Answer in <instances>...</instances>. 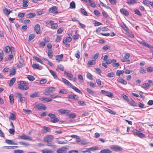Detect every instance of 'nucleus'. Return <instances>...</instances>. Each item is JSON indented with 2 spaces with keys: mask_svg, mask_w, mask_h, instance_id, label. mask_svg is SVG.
I'll return each instance as SVG.
<instances>
[{
  "mask_svg": "<svg viewBox=\"0 0 153 153\" xmlns=\"http://www.w3.org/2000/svg\"><path fill=\"white\" fill-rule=\"evenodd\" d=\"M117 81L123 85H126L127 83V82L126 81L120 78H118L117 79Z\"/></svg>",
  "mask_w": 153,
  "mask_h": 153,
  "instance_id": "nucleus-18",
  "label": "nucleus"
},
{
  "mask_svg": "<svg viewBox=\"0 0 153 153\" xmlns=\"http://www.w3.org/2000/svg\"><path fill=\"white\" fill-rule=\"evenodd\" d=\"M9 118L12 120H14L16 119V116L13 113H11L10 115Z\"/></svg>",
  "mask_w": 153,
  "mask_h": 153,
  "instance_id": "nucleus-30",
  "label": "nucleus"
},
{
  "mask_svg": "<svg viewBox=\"0 0 153 153\" xmlns=\"http://www.w3.org/2000/svg\"><path fill=\"white\" fill-rule=\"evenodd\" d=\"M42 133H46L48 132H50L51 131L50 128L47 126H44L41 130Z\"/></svg>",
  "mask_w": 153,
  "mask_h": 153,
  "instance_id": "nucleus-11",
  "label": "nucleus"
},
{
  "mask_svg": "<svg viewBox=\"0 0 153 153\" xmlns=\"http://www.w3.org/2000/svg\"><path fill=\"white\" fill-rule=\"evenodd\" d=\"M10 47L9 46H7L4 48V51L6 53H8L10 51Z\"/></svg>",
  "mask_w": 153,
  "mask_h": 153,
  "instance_id": "nucleus-37",
  "label": "nucleus"
},
{
  "mask_svg": "<svg viewBox=\"0 0 153 153\" xmlns=\"http://www.w3.org/2000/svg\"><path fill=\"white\" fill-rule=\"evenodd\" d=\"M70 118H74L76 117V115L75 114H68L67 115Z\"/></svg>",
  "mask_w": 153,
  "mask_h": 153,
  "instance_id": "nucleus-56",
  "label": "nucleus"
},
{
  "mask_svg": "<svg viewBox=\"0 0 153 153\" xmlns=\"http://www.w3.org/2000/svg\"><path fill=\"white\" fill-rule=\"evenodd\" d=\"M143 4L147 6H149V4H150V1H148L146 0H143Z\"/></svg>",
  "mask_w": 153,
  "mask_h": 153,
  "instance_id": "nucleus-55",
  "label": "nucleus"
},
{
  "mask_svg": "<svg viewBox=\"0 0 153 153\" xmlns=\"http://www.w3.org/2000/svg\"><path fill=\"white\" fill-rule=\"evenodd\" d=\"M88 2L89 4V5L93 7H96V5L94 2L91 0H88Z\"/></svg>",
  "mask_w": 153,
  "mask_h": 153,
  "instance_id": "nucleus-29",
  "label": "nucleus"
},
{
  "mask_svg": "<svg viewBox=\"0 0 153 153\" xmlns=\"http://www.w3.org/2000/svg\"><path fill=\"white\" fill-rule=\"evenodd\" d=\"M149 86V85L148 83H143V85L142 87L145 90H146L147 89H148V87Z\"/></svg>",
  "mask_w": 153,
  "mask_h": 153,
  "instance_id": "nucleus-38",
  "label": "nucleus"
},
{
  "mask_svg": "<svg viewBox=\"0 0 153 153\" xmlns=\"http://www.w3.org/2000/svg\"><path fill=\"white\" fill-rule=\"evenodd\" d=\"M16 70L14 67H13L12 69L10 71L9 75L11 76V75H14L15 74Z\"/></svg>",
  "mask_w": 153,
  "mask_h": 153,
  "instance_id": "nucleus-31",
  "label": "nucleus"
},
{
  "mask_svg": "<svg viewBox=\"0 0 153 153\" xmlns=\"http://www.w3.org/2000/svg\"><path fill=\"white\" fill-rule=\"evenodd\" d=\"M18 88L20 90H25L29 88L28 84L26 82L21 81L18 82Z\"/></svg>",
  "mask_w": 153,
  "mask_h": 153,
  "instance_id": "nucleus-2",
  "label": "nucleus"
},
{
  "mask_svg": "<svg viewBox=\"0 0 153 153\" xmlns=\"http://www.w3.org/2000/svg\"><path fill=\"white\" fill-rule=\"evenodd\" d=\"M49 71L51 75L53 76L54 78L55 79H58V77L56 73L52 70H49Z\"/></svg>",
  "mask_w": 153,
  "mask_h": 153,
  "instance_id": "nucleus-19",
  "label": "nucleus"
},
{
  "mask_svg": "<svg viewBox=\"0 0 153 153\" xmlns=\"http://www.w3.org/2000/svg\"><path fill=\"white\" fill-rule=\"evenodd\" d=\"M36 14L34 13H30L26 15V18H32L35 16Z\"/></svg>",
  "mask_w": 153,
  "mask_h": 153,
  "instance_id": "nucleus-23",
  "label": "nucleus"
},
{
  "mask_svg": "<svg viewBox=\"0 0 153 153\" xmlns=\"http://www.w3.org/2000/svg\"><path fill=\"white\" fill-rule=\"evenodd\" d=\"M32 67L34 69H39V66L38 64H33L32 65Z\"/></svg>",
  "mask_w": 153,
  "mask_h": 153,
  "instance_id": "nucleus-59",
  "label": "nucleus"
},
{
  "mask_svg": "<svg viewBox=\"0 0 153 153\" xmlns=\"http://www.w3.org/2000/svg\"><path fill=\"white\" fill-rule=\"evenodd\" d=\"M57 153H66L67 148L65 147H62L57 151Z\"/></svg>",
  "mask_w": 153,
  "mask_h": 153,
  "instance_id": "nucleus-9",
  "label": "nucleus"
},
{
  "mask_svg": "<svg viewBox=\"0 0 153 153\" xmlns=\"http://www.w3.org/2000/svg\"><path fill=\"white\" fill-rule=\"evenodd\" d=\"M67 91L65 89H62L59 91V93L63 94H65L67 93Z\"/></svg>",
  "mask_w": 153,
  "mask_h": 153,
  "instance_id": "nucleus-51",
  "label": "nucleus"
},
{
  "mask_svg": "<svg viewBox=\"0 0 153 153\" xmlns=\"http://www.w3.org/2000/svg\"><path fill=\"white\" fill-rule=\"evenodd\" d=\"M51 98H60L61 97L59 96L56 95V94H52L50 96Z\"/></svg>",
  "mask_w": 153,
  "mask_h": 153,
  "instance_id": "nucleus-57",
  "label": "nucleus"
},
{
  "mask_svg": "<svg viewBox=\"0 0 153 153\" xmlns=\"http://www.w3.org/2000/svg\"><path fill=\"white\" fill-rule=\"evenodd\" d=\"M101 91L103 94L110 97L112 98L113 97V94L110 92L102 90H101Z\"/></svg>",
  "mask_w": 153,
  "mask_h": 153,
  "instance_id": "nucleus-7",
  "label": "nucleus"
},
{
  "mask_svg": "<svg viewBox=\"0 0 153 153\" xmlns=\"http://www.w3.org/2000/svg\"><path fill=\"white\" fill-rule=\"evenodd\" d=\"M134 11L136 14L137 15L139 16H142V14L138 10L135 9L134 10Z\"/></svg>",
  "mask_w": 153,
  "mask_h": 153,
  "instance_id": "nucleus-40",
  "label": "nucleus"
},
{
  "mask_svg": "<svg viewBox=\"0 0 153 153\" xmlns=\"http://www.w3.org/2000/svg\"><path fill=\"white\" fill-rule=\"evenodd\" d=\"M4 53L3 51L1 50H0V62L1 61L4 57Z\"/></svg>",
  "mask_w": 153,
  "mask_h": 153,
  "instance_id": "nucleus-34",
  "label": "nucleus"
},
{
  "mask_svg": "<svg viewBox=\"0 0 153 153\" xmlns=\"http://www.w3.org/2000/svg\"><path fill=\"white\" fill-rule=\"evenodd\" d=\"M49 23L51 24V27L52 29H56L58 27V25L57 23H54L53 21L51 20L49 21Z\"/></svg>",
  "mask_w": 153,
  "mask_h": 153,
  "instance_id": "nucleus-10",
  "label": "nucleus"
},
{
  "mask_svg": "<svg viewBox=\"0 0 153 153\" xmlns=\"http://www.w3.org/2000/svg\"><path fill=\"white\" fill-rule=\"evenodd\" d=\"M35 107L39 110H46L45 106L44 105L42 104H39L36 105H35Z\"/></svg>",
  "mask_w": 153,
  "mask_h": 153,
  "instance_id": "nucleus-6",
  "label": "nucleus"
},
{
  "mask_svg": "<svg viewBox=\"0 0 153 153\" xmlns=\"http://www.w3.org/2000/svg\"><path fill=\"white\" fill-rule=\"evenodd\" d=\"M111 151L108 149H104L101 150L100 153H111Z\"/></svg>",
  "mask_w": 153,
  "mask_h": 153,
  "instance_id": "nucleus-24",
  "label": "nucleus"
},
{
  "mask_svg": "<svg viewBox=\"0 0 153 153\" xmlns=\"http://www.w3.org/2000/svg\"><path fill=\"white\" fill-rule=\"evenodd\" d=\"M3 11L6 15L8 16L9 14L12 12V10L10 9H8L7 8H5L3 10Z\"/></svg>",
  "mask_w": 153,
  "mask_h": 153,
  "instance_id": "nucleus-22",
  "label": "nucleus"
},
{
  "mask_svg": "<svg viewBox=\"0 0 153 153\" xmlns=\"http://www.w3.org/2000/svg\"><path fill=\"white\" fill-rule=\"evenodd\" d=\"M114 76L115 74L114 72H111L107 74V76L109 78H111L114 77Z\"/></svg>",
  "mask_w": 153,
  "mask_h": 153,
  "instance_id": "nucleus-50",
  "label": "nucleus"
},
{
  "mask_svg": "<svg viewBox=\"0 0 153 153\" xmlns=\"http://www.w3.org/2000/svg\"><path fill=\"white\" fill-rule=\"evenodd\" d=\"M5 142L8 144L10 145H17V143H14L12 141V140H5Z\"/></svg>",
  "mask_w": 153,
  "mask_h": 153,
  "instance_id": "nucleus-25",
  "label": "nucleus"
},
{
  "mask_svg": "<svg viewBox=\"0 0 153 153\" xmlns=\"http://www.w3.org/2000/svg\"><path fill=\"white\" fill-rule=\"evenodd\" d=\"M40 26L39 25L36 24L34 28V30L36 33L37 34H39L40 33Z\"/></svg>",
  "mask_w": 153,
  "mask_h": 153,
  "instance_id": "nucleus-12",
  "label": "nucleus"
},
{
  "mask_svg": "<svg viewBox=\"0 0 153 153\" xmlns=\"http://www.w3.org/2000/svg\"><path fill=\"white\" fill-rule=\"evenodd\" d=\"M106 111L108 112L109 113L112 114H113L115 115L116 114V113L112 111V110L108 108H107Z\"/></svg>",
  "mask_w": 153,
  "mask_h": 153,
  "instance_id": "nucleus-60",
  "label": "nucleus"
},
{
  "mask_svg": "<svg viewBox=\"0 0 153 153\" xmlns=\"http://www.w3.org/2000/svg\"><path fill=\"white\" fill-rule=\"evenodd\" d=\"M48 54L50 58L51 59L53 57V53L51 49H49L48 50Z\"/></svg>",
  "mask_w": 153,
  "mask_h": 153,
  "instance_id": "nucleus-33",
  "label": "nucleus"
},
{
  "mask_svg": "<svg viewBox=\"0 0 153 153\" xmlns=\"http://www.w3.org/2000/svg\"><path fill=\"white\" fill-rule=\"evenodd\" d=\"M55 142L59 144H66L67 143V141L65 140L64 141H61L59 140L58 139H57L55 140Z\"/></svg>",
  "mask_w": 153,
  "mask_h": 153,
  "instance_id": "nucleus-16",
  "label": "nucleus"
},
{
  "mask_svg": "<svg viewBox=\"0 0 153 153\" xmlns=\"http://www.w3.org/2000/svg\"><path fill=\"white\" fill-rule=\"evenodd\" d=\"M80 11L81 13L85 16H87L88 13L83 8L80 9Z\"/></svg>",
  "mask_w": 153,
  "mask_h": 153,
  "instance_id": "nucleus-54",
  "label": "nucleus"
},
{
  "mask_svg": "<svg viewBox=\"0 0 153 153\" xmlns=\"http://www.w3.org/2000/svg\"><path fill=\"white\" fill-rule=\"evenodd\" d=\"M87 91L89 94L91 95H93L94 94V92L90 88H87Z\"/></svg>",
  "mask_w": 153,
  "mask_h": 153,
  "instance_id": "nucleus-62",
  "label": "nucleus"
},
{
  "mask_svg": "<svg viewBox=\"0 0 153 153\" xmlns=\"http://www.w3.org/2000/svg\"><path fill=\"white\" fill-rule=\"evenodd\" d=\"M63 56L62 54L56 56V60L58 62H59V61H61V59L63 58Z\"/></svg>",
  "mask_w": 153,
  "mask_h": 153,
  "instance_id": "nucleus-21",
  "label": "nucleus"
},
{
  "mask_svg": "<svg viewBox=\"0 0 153 153\" xmlns=\"http://www.w3.org/2000/svg\"><path fill=\"white\" fill-rule=\"evenodd\" d=\"M95 61H94L92 59L91 60L89 61L88 62V65H95Z\"/></svg>",
  "mask_w": 153,
  "mask_h": 153,
  "instance_id": "nucleus-48",
  "label": "nucleus"
},
{
  "mask_svg": "<svg viewBox=\"0 0 153 153\" xmlns=\"http://www.w3.org/2000/svg\"><path fill=\"white\" fill-rule=\"evenodd\" d=\"M128 101L129 102V103L131 104V105H133V106H137L135 102L134 101H133L132 99H129Z\"/></svg>",
  "mask_w": 153,
  "mask_h": 153,
  "instance_id": "nucleus-35",
  "label": "nucleus"
},
{
  "mask_svg": "<svg viewBox=\"0 0 153 153\" xmlns=\"http://www.w3.org/2000/svg\"><path fill=\"white\" fill-rule=\"evenodd\" d=\"M124 73V71L123 70H118L117 71L116 74L117 75L119 76L121 74H123Z\"/></svg>",
  "mask_w": 153,
  "mask_h": 153,
  "instance_id": "nucleus-47",
  "label": "nucleus"
},
{
  "mask_svg": "<svg viewBox=\"0 0 153 153\" xmlns=\"http://www.w3.org/2000/svg\"><path fill=\"white\" fill-rule=\"evenodd\" d=\"M20 144L23 145L25 147H27L29 146L30 145L27 143H25L23 142H19Z\"/></svg>",
  "mask_w": 153,
  "mask_h": 153,
  "instance_id": "nucleus-42",
  "label": "nucleus"
},
{
  "mask_svg": "<svg viewBox=\"0 0 153 153\" xmlns=\"http://www.w3.org/2000/svg\"><path fill=\"white\" fill-rule=\"evenodd\" d=\"M26 100V99L25 97H22L20 99V101L22 103L25 102Z\"/></svg>",
  "mask_w": 153,
  "mask_h": 153,
  "instance_id": "nucleus-63",
  "label": "nucleus"
},
{
  "mask_svg": "<svg viewBox=\"0 0 153 153\" xmlns=\"http://www.w3.org/2000/svg\"><path fill=\"white\" fill-rule=\"evenodd\" d=\"M62 80L63 82L67 85L71 87L72 85V84L67 80L64 78H62Z\"/></svg>",
  "mask_w": 153,
  "mask_h": 153,
  "instance_id": "nucleus-14",
  "label": "nucleus"
},
{
  "mask_svg": "<svg viewBox=\"0 0 153 153\" xmlns=\"http://www.w3.org/2000/svg\"><path fill=\"white\" fill-rule=\"evenodd\" d=\"M71 88H72L74 89L76 92L79 94H82L81 91L77 88L75 86L72 85Z\"/></svg>",
  "mask_w": 153,
  "mask_h": 153,
  "instance_id": "nucleus-26",
  "label": "nucleus"
},
{
  "mask_svg": "<svg viewBox=\"0 0 153 153\" xmlns=\"http://www.w3.org/2000/svg\"><path fill=\"white\" fill-rule=\"evenodd\" d=\"M10 102V103L13 104L14 102V96L13 94H10L9 96Z\"/></svg>",
  "mask_w": 153,
  "mask_h": 153,
  "instance_id": "nucleus-28",
  "label": "nucleus"
},
{
  "mask_svg": "<svg viewBox=\"0 0 153 153\" xmlns=\"http://www.w3.org/2000/svg\"><path fill=\"white\" fill-rule=\"evenodd\" d=\"M57 8L56 6H53L49 9V11L51 13L53 12L54 11L56 10Z\"/></svg>",
  "mask_w": 153,
  "mask_h": 153,
  "instance_id": "nucleus-41",
  "label": "nucleus"
},
{
  "mask_svg": "<svg viewBox=\"0 0 153 153\" xmlns=\"http://www.w3.org/2000/svg\"><path fill=\"white\" fill-rule=\"evenodd\" d=\"M109 30V29L106 27H103L102 28H98L97 30L96 31H99L100 32L102 31H108Z\"/></svg>",
  "mask_w": 153,
  "mask_h": 153,
  "instance_id": "nucleus-20",
  "label": "nucleus"
},
{
  "mask_svg": "<svg viewBox=\"0 0 153 153\" xmlns=\"http://www.w3.org/2000/svg\"><path fill=\"white\" fill-rule=\"evenodd\" d=\"M16 146H5L4 147V148L7 149H14L16 148Z\"/></svg>",
  "mask_w": 153,
  "mask_h": 153,
  "instance_id": "nucleus-58",
  "label": "nucleus"
},
{
  "mask_svg": "<svg viewBox=\"0 0 153 153\" xmlns=\"http://www.w3.org/2000/svg\"><path fill=\"white\" fill-rule=\"evenodd\" d=\"M75 7V4L74 1H72L70 3V8H74Z\"/></svg>",
  "mask_w": 153,
  "mask_h": 153,
  "instance_id": "nucleus-52",
  "label": "nucleus"
},
{
  "mask_svg": "<svg viewBox=\"0 0 153 153\" xmlns=\"http://www.w3.org/2000/svg\"><path fill=\"white\" fill-rule=\"evenodd\" d=\"M54 137L52 135H48L46 136L44 138V141L47 143V145L48 146H50L55 148L56 146L51 143V142L53 141V140Z\"/></svg>",
  "mask_w": 153,
  "mask_h": 153,
  "instance_id": "nucleus-1",
  "label": "nucleus"
},
{
  "mask_svg": "<svg viewBox=\"0 0 153 153\" xmlns=\"http://www.w3.org/2000/svg\"><path fill=\"white\" fill-rule=\"evenodd\" d=\"M56 88L53 87L47 88L43 93V94L46 95H49L52 92L55 91Z\"/></svg>",
  "mask_w": 153,
  "mask_h": 153,
  "instance_id": "nucleus-3",
  "label": "nucleus"
},
{
  "mask_svg": "<svg viewBox=\"0 0 153 153\" xmlns=\"http://www.w3.org/2000/svg\"><path fill=\"white\" fill-rule=\"evenodd\" d=\"M27 78L30 81H33L35 79L34 77L32 76L28 75L27 77Z\"/></svg>",
  "mask_w": 153,
  "mask_h": 153,
  "instance_id": "nucleus-44",
  "label": "nucleus"
},
{
  "mask_svg": "<svg viewBox=\"0 0 153 153\" xmlns=\"http://www.w3.org/2000/svg\"><path fill=\"white\" fill-rule=\"evenodd\" d=\"M39 100L43 101H46L47 102H50L52 101L51 98L49 97H41L39 98Z\"/></svg>",
  "mask_w": 153,
  "mask_h": 153,
  "instance_id": "nucleus-13",
  "label": "nucleus"
},
{
  "mask_svg": "<svg viewBox=\"0 0 153 153\" xmlns=\"http://www.w3.org/2000/svg\"><path fill=\"white\" fill-rule=\"evenodd\" d=\"M14 152V153H24L23 150H15Z\"/></svg>",
  "mask_w": 153,
  "mask_h": 153,
  "instance_id": "nucleus-64",
  "label": "nucleus"
},
{
  "mask_svg": "<svg viewBox=\"0 0 153 153\" xmlns=\"http://www.w3.org/2000/svg\"><path fill=\"white\" fill-rule=\"evenodd\" d=\"M133 132L134 134H136L140 137H142L145 136V135L143 134L136 130H134L133 131Z\"/></svg>",
  "mask_w": 153,
  "mask_h": 153,
  "instance_id": "nucleus-8",
  "label": "nucleus"
},
{
  "mask_svg": "<svg viewBox=\"0 0 153 153\" xmlns=\"http://www.w3.org/2000/svg\"><path fill=\"white\" fill-rule=\"evenodd\" d=\"M39 94L38 92H35L32 94L30 95V97L31 98H34L37 97L39 96Z\"/></svg>",
  "mask_w": 153,
  "mask_h": 153,
  "instance_id": "nucleus-43",
  "label": "nucleus"
},
{
  "mask_svg": "<svg viewBox=\"0 0 153 153\" xmlns=\"http://www.w3.org/2000/svg\"><path fill=\"white\" fill-rule=\"evenodd\" d=\"M29 2L28 0H23L22 1V6L24 7H27L28 6L27 3Z\"/></svg>",
  "mask_w": 153,
  "mask_h": 153,
  "instance_id": "nucleus-32",
  "label": "nucleus"
},
{
  "mask_svg": "<svg viewBox=\"0 0 153 153\" xmlns=\"http://www.w3.org/2000/svg\"><path fill=\"white\" fill-rule=\"evenodd\" d=\"M16 81V79L15 78H12L10 81L9 84V86L10 87L12 86L14 84L15 82Z\"/></svg>",
  "mask_w": 153,
  "mask_h": 153,
  "instance_id": "nucleus-27",
  "label": "nucleus"
},
{
  "mask_svg": "<svg viewBox=\"0 0 153 153\" xmlns=\"http://www.w3.org/2000/svg\"><path fill=\"white\" fill-rule=\"evenodd\" d=\"M87 77L88 78L91 80H93V79L92 76V75L90 73H88L86 75Z\"/></svg>",
  "mask_w": 153,
  "mask_h": 153,
  "instance_id": "nucleus-46",
  "label": "nucleus"
},
{
  "mask_svg": "<svg viewBox=\"0 0 153 153\" xmlns=\"http://www.w3.org/2000/svg\"><path fill=\"white\" fill-rule=\"evenodd\" d=\"M76 53L75 54V56L76 58L79 59L80 58L79 51H77Z\"/></svg>",
  "mask_w": 153,
  "mask_h": 153,
  "instance_id": "nucleus-61",
  "label": "nucleus"
},
{
  "mask_svg": "<svg viewBox=\"0 0 153 153\" xmlns=\"http://www.w3.org/2000/svg\"><path fill=\"white\" fill-rule=\"evenodd\" d=\"M51 120L52 122L53 123H56L59 121V120L58 118H56V117H55L51 119Z\"/></svg>",
  "mask_w": 153,
  "mask_h": 153,
  "instance_id": "nucleus-53",
  "label": "nucleus"
},
{
  "mask_svg": "<svg viewBox=\"0 0 153 153\" xmlns=\"http://www.w3.org/2000/svg\"><path fill=\"white\" fill-rule=\"evenodd\" d=\"M99 54V53H97L94 54L92 57V59L94 61H95L98 58Z\"/></svg>",
  "mask_w": 153,
  "mask_h": 153,
  "instance_id": "nucleus-39",
  "label": "nucleus"
},
{
  "mask_svg": "<svg viewBox=\"0 0 153 153\" xmlns=\"http://www.w3.org/2000/svg\"><path fill=\"white\" fill-rule=\"evenodd\" d=\"M126 2L129 4H133L136 2L135 0H127Z\"/></svg>",
  "mask_w": 153,
  "mask_h": 153,
  "instance_id": "nucleus-45",
  "label": "nucleus"
},
{
  "mask_svg": "<svg viewBox=\"0 0 153 153\" xmlns=\"http://www.w3.org/2000/svg\"><path fill=\"white\" fill-rule=\"evenodd\" d=\"M120 13L125 16H127L129 15L128 12L124 8L121 9L120 10Z\"/></svg>",
  "mask_w": 153,
  "mask_h": 153,
  "instance_id": "nucleus-15",
  "label": "nucleus"
},
{
  "mask_svg": "<svg viewBox=\"0 0 153 153\" xmlns=\"http://www.w3.org/2000/svg\"><path fill=\"white\" fill-rule=\"evenodd\" d=\"M33 58L37 62L41 63V64H42L43 61L40 59L38 58L36 56H33Z\"/></svg>",
  "mask_w": 153,
  "mask_h": 153,
  "instance_id": "nucleus-36",
  "label": "nucleus"
},
{
  "mask_svg": "<svg viewBox=\"0 0 153 153\" xmlns=\"http://www.w3.org/2000/svg\"><path fill=\"white\" fill-rule=\"evenodd\" d=\"M18 138L25 140H32L31 137L28 136L27 135H25L24 134H23L22 135L18 136Z\"/></svg>",
  "mask_w": 153,
  "mask_h": 153,
  "instance_id": "nucleus-5",
  "label": "nucleus"
},
{
  "mask_svg": "<svg viewBox=\"0 0 153 153\" xmlns=\"http://www.w3.org/2000/svg\"><path fill=\"white\" fill-rule=\"evenodd\" d=\"M43 153H54V152L52 150H49L48 149H45L42 150Z\"/></svg>",
  "mask_w": 153,
  "mask_h": 153,
  "instance_id": "nucleus-17",
  "label": "nucleus"
},
{
  "mask_svg": "<svg viewBox=\"0 0 153 153\" xmlns=\"http://www.w3.org/2000/svg\"><path fill=\"white\" fill-rule=\"evenodd\" d=\"M110 149L115 152L121 151L122 150V148L118 145H112L110 146Z\"/></svg>",
  "mask_w": 153,
  "mask_h": 153,
  "instance_id": "nucleus-4",
  "label": "nucleus"
},
{
  "mask_svg": "<svg viewBox=\"0 0 153 153\" xmlns=\"http://www.w3.org/2000/svg\"><path fill=\"white\" fill-rule=\"evenodd\" d=\"M120 26L125 31H127L128 30V28L124 23L121 24Z\"/></svg>",
  "mask_w": 153,
  "mask_h": 153,
  "instance_id": "nucleus-49",
  "label": "nucleus"
}]
</instances>
